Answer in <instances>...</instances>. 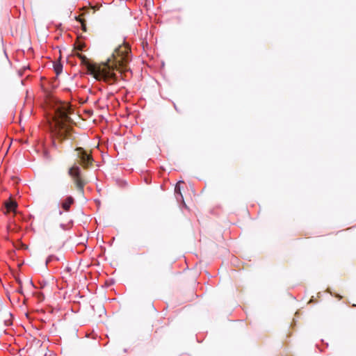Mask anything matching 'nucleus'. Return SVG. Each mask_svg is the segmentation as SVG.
<instances>
[{"instance_id": "3", "label": "nucleus", "mask_w": 356, "mask_h": 356, "mask_svg": "<svg viewBox=\"0 0 356 356\" xmlns=\"http://www.w3.org/2000/svg\"><path fill=\"white\" fill-rule=\"evenodd\" d=\"M69 175L72 177L78 191L83 194L86 182L81 175L80 168L76 165H73L69 170Z\"/></svg>"}, {"instance_id": "1", "label": "nucleus", "mask_w": 356, "mask_h": 356, "mask_svg": "<svg viewBox=\"0 0 356 356\" xmlns=\"http://www.w3.org/2000/svg\"><path fill=\"white\" fill-rule=\"evenodd\" d=\"M81 64L86 67L88 73L96 80L107 84H114L118 79V74L129 70V63L131 60V48L127 43H124L115 49L111 58L102 63H91L87 57L80 53L76 54Z\"/></svg>"}, {"instance_id": "7", "label": "nucleus", "mask_w": 356, "mask_h": 356, "mask_svg": "<svg viewBox=\"0 0 356 356\" xmlns=\"http://www.w3.org/2000/svg\"><path fill=\"white\" fill-rule=\"evenodd\" d=\"M184 184V181H179L178 182L176 186H175V195H176V198L178 201L179 200H182L183 201V196L181 193V190H180V184Z\"/></svg>"}, {"instance_id": "4", "label": "nucleus", "mask_w": 356, "mask_h": 356, "mask_svg": "<svg viewBox=\"0 0 356 356\" xmlns=\"http://www.w3.org/2000/svg\"><path fill=\"white\" fill-rule=\"evenodd\" d=\"M76 151L77 152V158L79 159V163L83 168L86 169L89 168L93 161L91 154L86 151L82 147L76 148Z\"/></svg>"}, {"instance_id": "6", "label": "nucleus", "mask_w": 356, "mask_h": 356, "mask_svg": "<svg viewBox=\"0 0 356 356\" xmlns=\"http://www.w3.org/2000/svg\"><path fill=\"white\" fill-rule=\"evenodd\" d=\"M74 200L72 197H67L62 202L63 209L66 211H69L72 204H74Z\"/></svg>"}, {"instance_id": "5", "label": "nucleus", "mask_w": 356, "mask_h": 356, "mask_svg": "<svg viewBox=\"0 0 356 356\" xmlns=\"http://www.w3.org/2000/svg\"><path fill=\"white\" fill-rule=\"evenodd\" d=\"M17 204L16 202L13 200H8L5 202L6 213L15 212Z\"/></svg>"}, {"instance_id": "9", "label": "nucleus", "mask_w": 356, "mask_h": 356, "mask_svg": "<svg viewBox=\"0 0 356 356\" xmlns=\"http://www.w3.org/2000/svg\"><path fill=\"white\" fill-rule=\"evenodd\" d=\"M54 67L56 74H59L62 72L63 67L60 63H55Z\"/></svg>"}, {"instance_id": "2", "label": "nucleus", "mask_w": 356, "mask_h": 356, "mask_svg": "<svg viewBox=\"0 0 356 356\" xmlns=\"http://www.w3.org/2000/svg\"><path fill=\"white\" fill-rule=\"evenodd\" d=\"M47 113L50 116L49 124L54 137L60 140L69 139L72 136L68 102H60L54 95H49L45 99Z\"/></svg>"}, {"instance_id": "10", "label": "nucleus", "mask_w": 356, "mask_h": 356, "mask_svg": "<svg viewBox=\"0 0 356 356\" xmlns=\"http://www.w3.org/2000/svg\"><path fill=\"white\" fill-rule=\"evenodd\" d=\"M84 47H85L84 43H79V44H76V48L79 51H82Z\"/></svg>"}, {"instance_id": "8", "label": "nucleus", "mask_w": 356, "mask_h": 356, "mask_svg": "<svg viewBox=\"0 0 356 356\" xmlns=\"http://www.w3.org/2000/svg\"><path fill=\"white\" fill-rule=\"evenodd\" d=\"M76 20L78 22H80L81 24V29L83 31H86V21L83 18H82L81 16H78L76 18Z\"/></svg>"}]
</instances>
